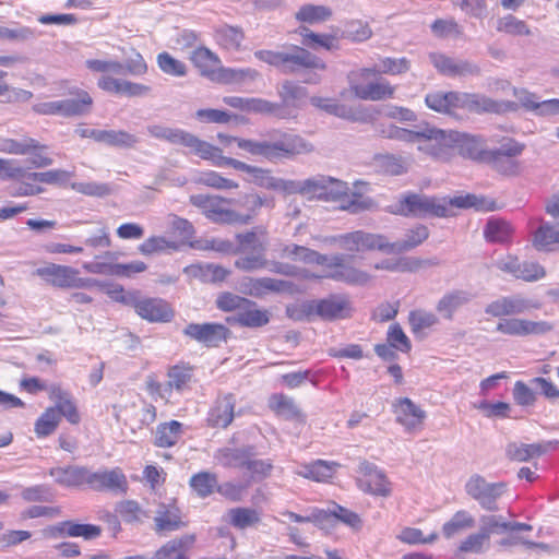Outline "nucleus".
Segmentation results:
<instances>
[{
  "label": "nucleus",
  "mask_w": 559,
  "mask_h": 559,
  "mask_svg": "<svg viewBox=\"0 0 559 559\" xmlns=\"http://www.w3.org/2000/svg\"><path fill=\"white\" fill-rule=\"evenodd\" d=\"M259 60L277 68L283 74H298L304 70H321L326 69V63L300 46H290L286 50H258L254 52Z\"/></svg>",
  "instance_id": "obj_4"
},
{
  "label": "nucleus",
  "mask_w": 559,
  "mask_h": 559,
  "mask_svg": "<svg viewBox=\"0 0 559 559\" xmlns=\"http://www.w3.org/2000/svg\"><path fill=\"white\" fill-rule=\"evenodd\" d=\"M156 62L160 71L167 75L176 78H182L187 75L188 69L186 63L174 58L167 51L158 53Z\"/></svg>",
  "instance_id": "obj_55"
},
{
  "label": "nucleus",
  "mask_w": 559,
  "mask_h": 559,
  "mask_svg": "<svg viewBox=\"0 0 559 559\" xmlns=\"http://www.w3.org/2000/svg\"><path fill=\"white\" fill-rule=\"evenodd\" d=\"M293 283L272 277L248 278L246 292L254 297L263 296L267 293H290Z\"/></svg>",
  "instance_id": "obj_31"
},
{
  "label": "nucleus",
  "mask_w": 559,
  "mask_h": 559,
  "mask_svg": "<svg viewBox=\"0 0 559 559\" xmlns=\"http://www.w3.org/2000/svg\"><path fill=\"white\" fill-rule=\"evenodd\" d=\"M278 95L282 99V104H278L283 109V112L288 115V118L294 117L289 111V107H298L299 103L307 97V90L292 81L283 82L278 90Z\"/></svg>",
  "instance_id": "obj_35"
},
{
  "label": "nucleus",
  "mask_w": 559,
  "mask_h": 559,
  "mask_svg": "<svg viewBox=\"0 0 559 559\" xmlns=\"http://www.w3.org/2000/svg\"><path fill=\"white\" fill-rule=\"evenodd\" d=\"M523 151V145L513 140L503 142L500 147L488 150L485 153L483 163L490 165L496 171L503 175H515L519 163L514 159Z\"/></svg>",
  "instance_id": "obj_11"
},
{
  "label": "nucleus",
  "mask_w": 559,
  "mask_h": 559,
  "mask_svg": "<svg viewBox=\"0 0 559 559\" xmlns=\"http://www.w3.org/2000/svg\"><path fill=\"white\" fill-rule=\"evenodd\" d=\"M353 310L352 301L347 295L332 294L323 299L302 302L298 309L299 313L290 316L297 320L318 316L324 320L333 321L349 318Z\"/></svg>",
  "instance_id": "obj_5"
},
{
  "label": "nucleus",
  "mask_w": 559,
  "mask_h": 559,
  "mask_svg": "<svg viewBox=\"0 0 559 559\" xmlns=\"http://www.w3.org/2000/svg\"><path fill=\"white\" fill-rule=\"evenodd\" d=\"M242 168L236 170L250 174L257 185L269 190L280 191L290 194L292 180L274 177L270 170L248 165L241 162Z\"/></svg>",
  "instance_id": "obj_23"
},
{
  "label": "nucleus",
  "mask_w": 559,
  "mask_h": 559,
  "mask_svg": "<svg viewBox=\"0 0 559 559\" xmlns=\"http://www.w3.org/2000/svg\"><path fill=\"white\" fill-rule=\"evenodd\" d=\"M35 274L60 288H84L91 286L95 281L79 277V271L71 266L50 263L38 267Z\"/></svg>",
  "instance_id": "obj_10"
},
{
  "label": "nucleus",
  "mask_w": 559,
  "mask_h": 559,
  "mask_svg": "<svg viewBox=\"0 0 559 559\" xmlns=\"http://www.w3.org/2000/svg\"><path fill=\"white\" fill-rule=\"evenodd\" d=\"M537 304H533L531 300L525 299L521 296H508L498 298L485 308V313L492 317H504L521 314L528 311L532 308H538Z\"/></svg>",
  "instance_id": "obj_19"
},
{
  "label": "nucleus",
  "mask_w": 559,
  "mask_h": 559,
  "mask_svg": "<svg viewBox=\"0 0 559 559\" xmlns=\"http://www.w3.org/2000/svg\"><path fill=\"white\" fill-rule=\"evenodd\" d=\"M357 483L362 491L370 495L380 497H389L391 495V483L382 471L372 474L371 477L359 478Z\"/></svg>",
  "instance_id": "obj_44"
},
{
  "label": "nucleus",
  "mask_w": 559,
  "mask_h": 559,
  "mask_svg": "<svg viewBox=\"0 0 559 559\" xmlns=\"http://www.w3.org/2000/svg\"><path fill=\"white\" fill-rule=\"evenodd\" d=\"M146 131L152 138L179 145H182L188 132L182 129L169 128L163 124H148Z\"/></svg>",
  "instance_id": "obj_50"
},
{
  "label": "nucleus",
  "mask_w": 559,
  "mask_h": 559,
  "mask_svg": "<svg viewBox=\"0 0 559 559\" xmlns=\"http://www.w3.org/2000/svg\"><path fill=\"white\" fill-rule=\"evenodd\" d=\"M241 254L242 255L235 261L236 269L243 272H254L266 269L267 259L265 257V251L257 250Z\"/></svg>",
  "instance_id": "obj_48"
},
{
  "label": "nucleus",
  "mask_w": 559,
  "mask_h": 559,
  "mask_svg": "<svg viewBox=\"0 0 559 559\" xmlns=\"http://www.w3.org/2000/svg\"><path fill=\"white\" fill-rule=\"evenodd\" d=\"M532 242L538 251L550 252L559 249V223L542 221Z\"/></svg>",
  "instance_id": "obj_32"
},
{
  "label": "nucleus",
  "mask_w": 559,
  "mask_h": 559,
  "mask_svg": "<svg viewBox=\"0 0 559 559\" xmlns=\"http://www.w3.org/2000/svg\"><path fill=\"white\" fill-rule=\"evenodd\" d=\"M557 444V441H544L531 444L510 442L506 447V455L511 461L527 462L546 454L549 450L555 449Z\"/></svg>",
  "instance_id": "obj_20"
},
{
  "label": "nucleus",
  "mask_w": 559,
  "mask_h": 559,
  "mask_svg": "<svg viewBox=\"0 0 559 559\" xmlns=\"http://www.w3.org/2000/svg\"><path fill=\"white\" fill-rule=\"evenodd\" d=\"M190 60L202 76L222 83L240 81L251 72L250 70H234L221 67L218 56L204 46L195 48L190 55Z\"/></svg>",
  "instance_id": "obj_6"
},
{
  "label": "nucleus",
  "mask_w": 559,
  "mask_h": 559,
  "mask_svg": "<svg viewBox=\"0 0 559 559\" xmlns=\"http://www.w3.org/2000/svg\"><path fill=\"white\" fill-rule=\"evenodd\" d=\"M474 298V295L464 289H453L445 293L438 301L436 310L445 320H452L454 313L463 306L469 304Z\"/></svg>",
  "instance_id": "obj_28"
},
{
  "label": "nucleus",
  "mask_w": 559,
  "mask_h": 559,
  "mask_svg": "<svg viewBox=\"0 0 559 559\" xmlns=\"http://www.w3.org/2000/svg\"><path fill=\"white\" fill-rule=\"evenodd\" d=\"M336 465V463H329L326 461L318 460L312 464L306 465L299 475L316 481H324L333 476L334 466Z\"/></svg>",
  "instance_id": "obj_56"
},
{
  "label": "nucleus",
  "mask_w": 559,
  "mask_h": 559,
  "mask_svg": "<svg viewBox=\"0 0 559 559\" xmlns=\"http://www.w3.org/2000/svg\"><path fill=\"white\" fill-rule=\"evenodd\" d=\"M411 68L409 60L406 58H382L380 59L379 64L374 67L368 68L376 74H390V75H399L407 72Z\"/></svg>",
  "instance_id": "obj_53"
},
{
  "label": "nucleus",
  "mask_w": 559,
  "mask_h": 559,
  "mask_svg": "<svg viewBox=\"0 0 559 559\" xmlns=\"http://www.w3.org/2000/svg\"><path fill=\"white\" fill-rule=\"evenodd\" d=\"M230 523L237 528H246L260 521L259 513L250 508H235L229 511Z\"/></svg>",
  "instance_id": "obj_62"
},
{
  "label": "nucleus",
  "mask_w": 559,
  "mask_h": 559,
  "mask_svg": "<svg viewBox=\"0 0 559 559\" xmlns=\"http://www.w3.org/2000/svg\"><path fill=\"white\" fill-rule=\"evenodd\" d=\"M70 97L61 99L63 117H81L91 112L93 98L88 92L81 88H73L69 92Z\"/></svg>",
  "instance_id": "obj_26"
},
{
  "label": "nucleus",
  "mask_w": 559,
  "mask_h": 559,
  "mask_svg": "<svg viewBox=\"0 0 559 559\" xmlns=\"http://www.w3.org/2000/svg\"><path fill=\"white\" fill-rule=\"evenodd\" d=\"M100 143L111 147L132 150L140 143V138L126 130L104 129L102 132Z\"/></svg>",
  "instance_id": "obj_37"
},
{
  "label": "nucleus",
  "mask_w": 559,
  "mask_h": 559,
  "mask_svg": "<svg viewBox=\"0 0 559 559\" xmlns=\"http://www.w3.org/2000/svg\"><path fill=\"white\" fill-rule=\"evenodd\" d=\"M270 407L285 419H301L302 413L295 401L283 394L270 399Z\"/></svg>",
  "instance_id": "obj_46"
},
{
  "label": "nucleus",
  "mask_w": 559,
  "mask_h": 559,
  "mask_svg": "<svg viewBox=\"0 0 559 559\" xmlns=\"http://www.w3.org/2000/svg\"><path fill=\"white\" fill-rule=\"evenodd\" d=\"M299 34L302 37V44L311 49L323 48L328 51L340 49L338 37L333 34L314 33L308 27H300Z\"/></svg>",
  "instance_id": "obj_36"
},
{
  "label": "nucleus",
  "mask_w": 559,
  "mask_h": 559,
  "mask_svg": "<svg viewBox=\"0 0 559 559\" xmlns=\"http://www.w3.org/2000/svg\"><path fill=\"white\" fill-rule=\"evenodd\" d=\"M204 215L209 219L213 221L214 223H222V224H233V223L246 224L253 216L252 214L242 215L233 210L223 209L219 205V201L216 198L213 199V204L210 205V207L206 210Z\"/></svg>",
  "instance_id": "obj_39"
},
{
  "label": "nucleus",
  "mask_w": 559,
  "mask_h": 559,
  "mask_svg": "<svg viewBox=\"0 0 559 559\" xmlns=\"http://www.w3.org/2000/svg\"><path fill=\"white\" fill-rule=\"evenodd\" d=\"M489 542L486 533L479 527L476 533L469 534L461 542L459 550L465 554H483L489 547Z\"/></svg>",
  "instance_id": "obj_59"
},
{
  "label": "nucleus",
  "mask_w": 559,
  "mask_h": 559,
  "mask_svg": "<svg viewBox=\"0 0 559 559\" xmlns=\"http://www.w3.org/2000/svg\"><path fill=\"white\" fill-rule=\"evenodd\" d=\"M324 182H331L325 176H318L306 180H292L290 194L300 193L322 200L323 190L326 188Z\"/></svg>",
  "instance_id": "obj_43"
},
{
  "label": "nucleus",
  "mask_w": 559,
  "mask_h": 559,
  "mask_svg": "<svg viewBox=\"0 0 559 559\" xmlns=\"http://www.w3.org/2000/svg\"><path fill=\"white\" fill-rule=\"evenodd\" d=\"M223 103L243 112L274 115L280 119H286L288 115L276 103L258 97L225 96Z\"/></svg>",
  "instance_id": "obj_16"
},
{
  "label": "nucleus",
  "mask_w": 559,
  "mask_h": 559,
  "mask_svg": "<svg viewBox=\"0 0 559 559\" xmlns=\"http://www.w3.org/2000/svg\"><path fill=\"white\" fill-rule=\"evenodd\" d=\"M190 487L201 498H206L217 490L218 480L214 473L200 472L190 478Z\"/></svg>",
  "instance_id": "obj_47"
},
{
  "label": "nucleus",
  "mask_w": 559,
  "mask_h": 559,
  "mask_svg": "<svg viewBox=\"0 0 559 559\" xmlns=\"http://www.w3.org/2000/svg\"><path fill=\"white\" fill-rule=\"evenodd\" d=\"M507 483H488L479 474L472 475L465 484L466 493L486 511L499 510L498 500L506 493Z\"/></svg>",
  "instance_id": "obj_9"
},
{
  "label": "nucleus",
  "mask_w": 559,
  "mask_h": 559,
  "mask_svg": "<svg viewBox=\"0 0 559 559\" xmlns=\"http://www.w3.org/2000/svg\"><path fill=\"white\" fill-rule=\"evenodd\" d=\"M177 249V242L164 236L148 237L138 247L139 252L146 257Z\"/></svg>",
  "instance_id": "obj_49"
},
{
  "label": "nucleus",
  "mask_w": 559,
  "mask_h": 559,
  "mask_svg": "<svg viewBox=\"0 0 559 559\" xmlns=\"http://www.w3.org/2000/svg\"><path fill=\"white\" fill-rule=\"evenodd\" d=\"M182 146L189 147L192 153L202 159L211 160L216 167L230 166L235 169L243 167L240 160L224 156L219 147L199 139L190 132H187Z\"/></svg>",
  "instance_id": "obj_12"
},
{
  "label": "nucleus",
  "mask_w": 559,
  "mask_h": 559,
  "mask_svg": "<svg viewBox=\"0 0 559 559\" xmlns=\"http://www.w3.org/2000/svg\"><path fill=\"white\" fill-rule=\"evenodd\" d=\"M425 103L428 108L448 116H454L457 109H466L474 114H499L515 108V104L511 102H496L485 95L454 91L428 93Z\"/></svg>",
  "instance_id": "obj_2"
},
{
  "label": "nucleus",
  "mask_w": 559,
  "mask_h": 559,
  "mask_svg": "<svg viewBox=\"0 0 559 559\" xmlns=\"http://www.w3.org/2000/svg\"><path fill=\"white\" fill-rule=\"evenodd\" d=\"M87 487L96 491L126 493L128 480L120 467L96 472L88 468Z\"/></svg>",
  "instance_id": "obj_13"
},
{
  "label": "nucleus",
  "mask_w": 559,
  "mask_h": 559,
  "mask_svg": "<svg viewBox=\"0 0 559 559\" xmlns=\"http://www.w3.org/2000/svg\"><path fill=\"white\" fill-rule=\"evenodd\" d=\"M49 475L55 478V481L63 487H81L87 486L88 467L80 465H69L66 467H52L49 469Z\"/></svg>",
  "instance_id": "obj_27"
},
{
  "label": "nucleus",
  "mask_w": 559,
  "mask_h": 559,
  "mask_svg": "<svg viewBox=\"0 0 559 559\" xmlns=\"http://www.w3.org/2000/svg\"><path fill=\"white\" fill-rule=\"evenodd\" d=\"M512 233V226L508 222L501 219L488 221L484 229L486 239L491 242H506L510 239Z\"/></svg>",
  "instance_id": "obj_52"
},
{
  "label": "nucleus",
  "mask_w": 559,
  "mask_h": 559,
  "mask_svg": "<svg viewBox=\"0 0 559 559\" xmlns=\"http://www.w3.org/2000/svg\"><path fill=\"white\" fill-rule=\"evenodd\" d=\"M227 322L245 328L257 329L270 322V312L265 309H260L257 302L248 299V304L242 306L239 313H234L228 317Z\"/></svg>",
  "instance_id": "obj_21"
},
{
  "label": "nucleus",
  "mask_w": 559,
  "mask_h": 559,
  "mask_svg": "<svg viewBox=\"0 0 559 559\" xmlns=\"http://www.w3.org/2000/svg\"><path fill=\"white\" fill-rule=\"evenodd\" d=\"M371 75H377L367 68L353 70L347 74V81L352 93L361 100L379 102L393 98L395 86L385 79H379L368 84H362Z\"/></svg>",
  "instance_id": "obj_7"
},
{
  "label": "nucleus",
  "mask_w": 559,
  "mask_h": 559,
  "mask_svg": "<svg viewBox=\"0 0 559 559\" xmlns=\"http://www.w3.org/2000/svg\"><path fill=\"white\" fill-rule=\"evenodd\" d=\"M495 265L498 270L525 282H535L546 275L545 269L540 264L532 261L521 262L514 255H507L496 261Z\"/></svg>",
  "instance_id": "obj_15"
},
{
  "label": "nucleus",
  "mask_w": 559,
  "mask_h": 559,
  "mask_svg": "<svg viewBox=\"0 0 559 559\" xmlns=\"http://www.w3.org/2000/svg\"><path fill=\"white\" fill-rule=\"evenodd\" d=\"M372 36V29L368 23L350 21L346 24L341 37L354 43H362Z\"/></svg>",
  "instance_id": "obj_60"
},
{
  "label": "nucleus",
  "mask_w": 559,
  "mask_h": 559,
  "mask_svg": "<svg viewBox=\"0 0 559 559\" xmlns=\"http://www.w3.org/2000/svg\"><path fill=\"white\" fill-rule=\"evenodd\" d=\"M408 323L414 334H418L426 329H430L439 323L438 317L424 309L412 310L408 314Z\"/></svg>",
  "instance_id": "obj_54"
},
{
  "label": "nucleus",
  "mask_w": 559,
  "mask_h": 559,
  "mask_svg": "<svg viewBox=\"0 0 559 559\" xmlns=\"http://www.w3.org/2000/svg\"><path fill=\"white\" fill-rule=\"evenodd\" d=\"M475 519L466 510L456 511L452 518L442 526V534L445 538H452L474 527Z\"/></svg>",
  "instance_id": "obj_41"
},
{
  "label": "nucleus",
  "mask_w": 559,
  "mask_h": 559,
  "mask_svg": "<svg viewBox=\"0 0 559 559\" xmlns=\"http://www.w3.org/2000/svg\"><path fill=\"white\" fill-rule=\"evenodd\" d=\"M245 39V33L239 26L224 25L215 31L216 43L226 50H239Z\"/></svg>",
  "instance_id": "obj_40"
},
{
  "label": "nucleus",
  "mask_w": 559,
  "mask_h": 559,
  "mask_svg": "<svg viewBox=\"0 0 559 559\" xmlns=\"http://www.w3.org/2000/svg\"><path fill=\"white\" fill-rule=\"evenodd\" d=\"M452 207L485 209V199L478 198L475 194L440 199L436 197H427L425 194L411 193L400 200L396 213L403 216L420 218L427 216L449 217L454 215Z\"/></svg>",
  "instance_id": "obj_1"
},
{
  "label": "nucleus",
  "mask_w": 559,
  "mask_h": 559,
  "mask_svg": "<svg viewBox=\"0 0 559 559\" xmlns=\"http://www.w3.org/2000/svg\"><path fill=\"white\" fill-rule=\"evenodd\" d=\"M324 277L337 282H344L350 285H365L371 278V276L367 272L358 270L346 263L342 267H338L337 270L328 272L324 275Z\"/></svg>",
  "instance_id": "obj_42"
},
{
  "label": "nucleus",
  "mask_w": 559,
  "mask_h": 559,
  "mask_svg": "<svg viewBox=\"0 0 559 559\" xmlns=\"http://www.w3.org/2000/svg\"><path fill=\"white\" fill-rule=\"evenodd\" d=\"M395 420L407 432L419 430L427 417L426 412L408 397H401L393 404Z\"/></svg>",
  "instance_id": "obj_17"
},
{
  "label": "nucleus",
  "mask_w": 559,
  "mask_h": 559,
  "mask_svg": "<svg viewBox=\"0 0 559 559\" xmlns=\"http://www.w3.org/2000/svg\"><path fill=\"white\" fill-rule=\"evenodd\" d=\"M183 334L206 346H217L226 340L228 329L219 323H190L185 328Z\"/></svg>",
  "instance_id": "obj_18"
},
{
  "label": "nucleus",
  "mask_w": 559,
  "mask_h": 559,
  "mask_svg": "<svg viewBox=\"0 0 559 559\" xmlns=\"http://www.w3.org/2000/svg\"><path fill=\"white\" fill-rule=\"evenodd\" d=\"M39 33L28 26H19L16 28H9L0 26V39H8L16 43H27L36 39Z\"/></svg>",
  "instance_id": "obj_63"
},
{
  "label": "nucleus",
  "mask_w": 559,
  "mask_h": 559,
  "mask_svg": "<svg viewBox=\"0 0 559 559\" xmlns=\"http://www.w3.org/2000/svg\"><path fill=\"white\" fill-rule=\"evenodd\" d=\"M361 239L362 251L379 250L386 254H394L393 242L389 241L384 235L371 234L361 230Z\"/></svg>",
  "instance_id": "obj_61"
},
{
  "label": "nucleus",
  "mask_w": 559,
  "mask_h": 559,
  "mask_svg": "<svg viewBox=\"0 0 559 559\" xmlns=\"http://www.w3.org/2000/svg\"><path fill=\"white\" fill-rule=\"evenodd\" d=\"M195 542L193 534H186L173 538L164 544L152 559H189L188 552Z\"/></svg>",
  "instance_id": "obj_29"
},
{
  "label": "nucleus",
  "mask_w": 559,
  "mask_h": 559,
  "mask_svg": "<svg viewBox=\"0 0 559 559\" xmlns=\"http://www.w3.org/2000/svg\"><path fill=\"white\" fill-rule=\"evenodd\" d=\"M182 424L170 420L157 425L154 436V444L159 448H170L177 444L182 437Z\"/></svg>",
  "instance_id": "obj_34"
},
{
  "label": "nucleus",
  "mask_w": 559,
  "mask_h": 559,
  "mask_svg": "<svg viewBox=\"0 0 559 559\" xmlns=\"http://www.w3.org/2000/svg\"><path fill=\"white\" fill-rule=\"evenodd\" d=\"M250 455H257L254 445H243L241 448H219L214 453V460L217 464L226 468H245Z\"/></svg>",
  "instance_id": "obj_25"
},
{
  "label": "nucleus",
  "mask_w": 559,
  "mask_h": 559,
  "mask_svg": "<svg viewBox=\"0 0 559 559\" xmlns=\"http://www.w3.org/2000/svg\"><path fill=\"white\" fill-rule=\"evenodd\" d=\"M365 187L366 183L361 181L355 182L356 190L352 193L350 198L347 200H342V204L340 205L341 210L348 211L349 213L357 214L361 211L368 210L372 205V200L368 198H362V193L359 187Z\"/></svg>",
  "instance_id": "obj_58"
},
{
  "label": "nucleus",
  "mask_w": 559,
  "mask_h": 559,
  "mask_svg": "<svg viewBox=\"0 0 559 559\" xmlns=\"http://www.w3.org/2000/svg\"><path fill=\"white\" fill-rule=\"evenodd\" d=\"M266 139L255 141L249 139H235L237 146L251 155L262 156L269 160L290 158L295 155L308 154L313 151V145L300 135L271 130L266 132Z\"/></svg>",
  "instance_id": "obj_3"
},
{
  "label": "nucleus",
  "mask_w": 559,
  "mask_h": 559,
  "mask_svg": "<svg viewBox=\"0 0 559 559\" xmlns=\"http://www.w3.org/2000/svg\"><path fill=\"white\" fill-rule=\"evenodd\" d=\"M235 396L230 393L217 397L209 412L207 425L212 428H227L235 417Z\"/></svg>",
  "instance_id": "obj_22"
},
{
  "label": "nucleus",
  "mask_w": 559,
  "mask_h": 559,
  "mask_svg": "<svg viewBox=\"0 0 559 559\" xmlns=\"http://www.w3.org/2000/svg\"><path fill=\"white\" fill-rule=\"evenodd\" d=\"M136 314L148 322H168L174 317L169 304L160 298L142 297L138 292L131 306Z\"/></svg>",
  "instance_id": "obj_14"
},
{
  "label": "nucleus",
  "mask_w": 559,
  "mask_h": 559,
  "mask_svg": "<svg viewBox=\"0 0 559 559\" xmlns=\"http://www.w3.org/2000/svg\"><path fill=\"white\" fill-rule=\"evenodd\" d=\"M60 423L59 412L55 407H48L35 423V433L39 438L48 437L55 432Z\"/></svg>",
  "instance_id": "obj_51"
},
{
  "label": "nucleus",
  "mask_w": 559,
  "mask_h": 559,
  "mask_svg": "<svg viewBox=\"0 0 559 559\" xmlns=\"http://www.w3.org/2000/svg\"><path fill=\"white\" fill-rule=\"evenodd\" d=\"M453 130L444 131L425 124L418 127V150L435 159L449 160L453 155Z\"/></svg>",
  "instance_id": "obj_8"
},
{
  "label": "nucleus",
  "mask_w": 559,
  "mask_h": 559,
  "mask_svg": "<svg viewBox=\"0 0 559 559\" xmlns=\"http://www.w3.org/2000/svg\"><path fill=\"white\" fill-rule=\"evenodd\" d=\"M186 526L179 508L160 503L155 511L154 531L157 534L170 533Z\"/></svg>",
  "instance_id": "obj_24"
},
{
  "label": "nucleus",
  "mask_w": 559,
  "mask_h": 559,
  "mask_svg": "<svg viewBox=\"0 0 559 559\" xmlns=\"http://www.w3.org/2000/svg\"><path fill=\"white\" fill-rule=\"evenodd\" d=\"M238 245H234L233 254L247 253L249 251H265V243L259 238L257 231L251 230L243 234H237Z\"/></svg>",
  "instance_id": "obj_57"
},
{
  "label": "nucleus",
  "mask_w": 559,
  "mask_h": 559,
  "mask_svg": "<svg viewBox=\"0 0 559 559\" xmlns=\"http://www.w3.org/2000/svg\"><path fill=\"white\" fill-rule=\"evenodd\" d=\"M333 15L330 7L323 4H302L294 14L297 22L306 24H319L329 21Z\"/></svg>",
  "instance_id": "obj_33"
},
{
  "label": "nucleus",
  "mask_w": 559,
  "mask_h": 559,
  "mask_svg": "<svg viewBox=\"0 0 559 559\" xmlns=\"http://www.w3.org/2000/svg\"><path fill=\"white\" fill-rule=\"evenodd\" d=\"M454 133L457 136H453V151L457 150L462 156L483 163L485 153L488 151L485 148L483 140L457 131Z\"/></svg>",
  "instance_id": "obj_30"
},
{
  "label": "nucleus",
  "mask_w": 559,
  "mask_h": 559,
  "mask_svg": "<svg viewBox=\"0 0 559 559\" xmlns=\"http://www.w3.org/2000/svg\"><path fill=\"white\" fill-rule=\"evenodd\" d=\"M167 386L170 390L182 392L190 388L193 379V369L187 365H175L169 368Z\"/></svg>",
  "instance_id": "obj_45"
},
{
  "label": "nucleus",
  "mask_w": 559,
  "mask_h": 559,
  "mask_svg": "<svg viewBox=\"0 0 559 559\" xmlns=\"http://www.w3.org/2000/svg\"><path fill=\"white\" fill-rule=\"evenodd\" d=\"M497 29L513 36L531 35V29L527 24L511 14L503 16L498 21Z\"/></svg>",
  "instance_id": "obj_64"
},
{
  "label": "nucleus",
  "mask_w": 559,
  "mask_h": 559,
  "mask_svg": "<svg viewBox=\"0 0 559 559\" xmlns=\"http://www.w3.org/2000/svg\"><path fill=\"white\" fill-rule=\"evenodd\" d=\"M430 233L427 226L418 224L405 233L403 240L393 242L394 254L411 251L426 241Z\"/></svg>",
  "instance_id": "obj_38"
}]
</instances>
